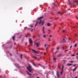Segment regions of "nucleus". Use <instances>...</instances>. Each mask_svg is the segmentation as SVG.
Masks as SVG:
<instances>
[{"mask_svg": "<svg viewBox=\"0 0 78 78\" xmlns=\"http://www.w3.org/2000/svg\"><path fill=\"white\" fill-rule=\"evenodd\" d=\"M44 22L43 20H41L40 22H37V24L35 25V26H36L37 24H41L42 25L44 24Z\"/></svg>", "mask_w": 78, "mask_h": 78, "instance_id": "obj_1", "label": "nucleus"}, {"mask_svg": "<svg viewBox=\"0 0 78 78\" xmlns=\"http://www.w3.org/2000/svg\"><path fill=\"white\" fill-rule=\"evenodd\" d=\"M27 69L30 72H31L32 70L31 69V66H30V65H29L28 67H27Z\"/></svg>", "mask_w": 78, "mask_h": 78, "instance_id": "obj_2", "label": "nucleus"}, {"mask_svg": "<svg viewBox=\"0 0 78 78\" xmlns=\"http://www.w3.org/2000/svg\"><path fill=\"white\" fill-rule=\"evenodd\" d=\"M77 67H78L76 66L73 70V72H74V71L76 70V69H77Z\"/></svg>", "mask_w": 78, "mask_h": 78, "instance_id": "obj_3", "label": "nucleus"}, {"mask_svg": "<svg viewBox=\"0 0 78 78\" xmlns=\"http://www.w3.org/2000/svg\"><path fill=\"white\" fill-rule=\"evenodd\" d=\"M37 47H38L39 45V42H38L36 43Z\"/></svg>", "mask_w": 78, "mask_h": 78, "instance_id": "obj_4", "label": "nucleus"}, {"mask_svg": "<svg viewBox=\"0 0 78 78\" xmlns=\"http://www.w3.org/2000/svg\"><path fill=\"white\" fill-rule=\"evenodd\" d=\"M32 51H34V53H37V52L36 51H35L33 49H32Z\"/></svg>", "mask_w": 78, "mask_h": 78, "instance_id": "obj_5", "label": "nucleus"}, {"mask_svg": "<svg viewBox=\"0 0 78 78\" xmlns=\"http://www.w3.org/2000/svg\"><path fill=\"white\" fill-rule=\"evenodd\" d=\"M29 42H30V44H32V40H31V39H30L29 40Z\"/></svg>", "mask_w": 78, "mask_h": 78, "instance_id": "obj_6", "label": "nucleus"}, {"mask_svg": "<svg viewBox=\"0 0 78 78\" xmlns=\"http://www.w3.org/2000/svg\"><path fill=\"white\" fill-rule=\"evenodd\" d=\"M43 18V17H40L39 18H38V20H41V19H42Z\"/></svg>", "mask_w": 78, "mask_h": 78, "instance_id": "obj_7", "label": "nucleus"}, {"mask_svg": "<svg viewBox=\"0 0 78 78\" xmlns=\"http://www.w3.org/2000/svg\"><path fill=\"white\" fill-rule=\"evenodd\" d=\"M12 39H13L14 41H15V36H14L12 37Z\"/></svg>", "mask_w": 78, "mask_h": 78, "instance_id": "obj_8", "label": "nucleus"}, {"mask_svg": "<svg viewBox=\"0 0 78 78\" xmlns=\"http://www.w3.org/2000/svg\"><path fill=\"white\" fill-rule=\"evenodd\" d=\"M57 76L58 77V78H59V73H57Z\"/></svg>", "mask_w": 78, "mask_h": 78, "instance_id": "obj_9", "label": "nucleus"}, {"mask_svg": "<svg viewBox=\"0 0 78 78\" xmlns=\"http://www.w3.org/2000/svg\"><path fill=\"white\" fill-rule=\"evenodd\" d=\"M72 64H68L67 65V66H72Z\"/></svg>", "mask_w": 78, "mask_h": 78, "instance_id": "obj_10", "label": "nucleus"}, {"mask_svg": "<svg viewBox=\"0 0 78 78\" xmlns=\"http://www.w3.org/2000/svg\"><path fill=\"white\" fill-rule=\"evenodd\" d=\"M48 26H50L51 25V24L49 23H48L47 24Z\"/></svg>", "mask_w": 78, "mask_h": 78, "instance_id": "obj_11", "label": "nucleus"}, {"mask_svg": "<svg viewBox=\"0 0 78 78\" xmlns=\"http://www.w3.org/2000/svg\"><path fill=\"white\" fill-rule=\"evenodd\" d=\"M44 27H43V33H45V32H44Z\"/></svg>", "mask_w": 78, "mask_h": 78, "instance_id": "obj_12", "label": "nucleus"}, {"mask_svg": "<svg viewBox=\"0 0 78 78\" xmlns=\"http://www.w3.org/2000/svg\"><path fill=\"white\" fill-rule=\"evenodd\" d=\"M16 67H19V64H17L16 65Z\"/></svg>", "mask_w": 78, "mask_h": 78, "instance_id": "obj_13", "label": "nucleus"}, {"mask_svg": "<svg viewBox=\"0 0 78 78\" xmlns=\"http://www.w3.org/2000/svg\"><path fill=\"white\" fill-rule=\"evenodd\" d=\"M66 31L65 30H62L63 33H66Z\"/></svg>", "mask_w": 78, "mask_h": 78, "instance_id": "obj_14", "label": "nucleus"}, {"mask_svg": "<svg viewBox=\"0 0 78 78\" xmlns=\"http://www.w3.org/2000/svg\"><path fill=\"white\" fill-rule=\"evenodd\" d=\"M20 55H21V59H22V54H20Z\"/></svg>", "mask_w": 78, "mask_h": 78, "instance_id": "obj_15", "label": "nucleus"}, {"mask_svg": "<svg viewBox=\"0 0 78 78\" xmlns=\"http://www.w3.org/2000/svg\"><path fill=\"white\" fill-rule=\"evenodd\" d=\"M64 66H62V70H64V69H64Z\"/></svg>", "mask_w": 78, "mask_h": 78, "instance_id": "obj_16", "label": "nucleus"}, {"mask_svg": "<svg viewBox=\"0 0 78 78\" xmlns=\"http://www.w3.org/2000/svg\"><path fill=\"white\" fill-rule=\"evenodd\" d=\"M76 46H77V44H75V45H74V47H76Z\"/></svg>", "mask_w": 78, "mask_h": 78, "instance_id": "obj_17", "label": "nucleus"}, {"mask_svg": "<svg viewBox=\"0 0 78 78\" xmlns=\"http://www.w3.org/2000/svg\"><path fill=\"white\" fill-rule=\"evenodd\" d=\"M27 73H28L29 75H31V74H30V73H29L27 71Z\"/></svg>", "mask_w": 78, "mask_h": 78, "instance_id": "obj_18", "label": "nucleus"}, {"mask_svg": "<svg viewBox=\"0 0 78 78\" xmlns=\"http://www.w3.org/2000/svg\"><path fill=\"white\" fill-rule=\"evenodd\" d=\"M67 51H69V50H66L65 51V52H67Z\"/></svg>", "mask_w": 78, "mask_h": 78, "instance_id": "obj_19", "label": "nucleus"}, {"mask_svg": "<svg viewBox=\"0 0 78 78\" xmlns=\"http://www.w3.org/2000/svg\"><path fill=\"white\" fill-rule=\"evenodd\" d=\"M71 56H75V55H71Z\"/></svg>", "mask_w": 78, "mask_h": 78, "instance_id": "obj_20", "label": "nucleus"}, {"mask_svg": "<svg viewBox=\"0 0 78 78\" xmlns=\"http://www.w3.org/2000/svg\"><path fill=\"white\" fill-rule=\"evenodd\" d=\"M53 59H54V60H55V61H56V58H53Z\"/></svg>", "mask_w": 78, "mask_h": 78, "instance_id": "obj_21", "label": "nucleus"}, {"mask_svg": "<svg viewBox=\"0 0 78 78\" xmlns=\"http://www.w3.org/2000/svg\"><path fill=\"white\" fill-rule=\"evenodd\" d=\"M59 48L58 47V48H57V50H59Z\"/></svg>", "mask_w": 78, "mask_h": 78, "instance_id": "obj_22", "label": "nucleus"}, {"mask_svg": "<svg viewBox=\"0 0 78 78\" xmlns=\"http://www.w3.org/2000/svg\"><path fill=\"white\" fill-rule=\"evenodd\" d=\"M44 37H46V35H44Z\"/></svg>", "mask_w": 78, "mask_h": 78, "instance_id": "obj_23", "label": "nucleus"}, {"mask_svg": "<svg viewBox=\"0 0 78 78\" xmlns=\"http://www.w3.org/2000/svg\"><path fill=\"white\" fill-rule=\"evenodd\" d=\"M70 37H69V39H68V41H70Z\"/></svg>", "mask_w": 78, "mask_h": 78, "instance_id": "obj_24", "label": "nucleus"}, {"mask_svg": "<svg viewBox=\"0 0 78 78\" xmlns=\"http://www.w3.org/2000/svg\"><path fill=\"white\" fill-rule=\"evenodd\" d=\"M62 73H63V72L62 71V72H61V74H62Z\"/></svg>", "mask_w": 78, "mask_h": 78, "instance_id": "obj_25", "label": "nucleus"}, {"mask_svg": "<svg viewBox=\"0 0 78 78\" xmlns=\"http://www.w3.org/2000/svg\"><path fill=\"white\" fill-rule=\"evenodd\" d=\"M58 68H59V69H60V67L59 66H58Z\"/></svg>", "mask_w": 78, "mask_h": 78, "instance_id": "obj_26", "label": "nucleus"}, {"mask_svg": "<svg viewBox=\"0 0 78 78\" xmlns=\"http://www.w3.org/2000/svg\"><path fill=\"white\" fill-rule=\"evenodd\" d=\"M75 66H76V64H75V65H73L74 67H75Z\"/></svg>", "mask_w": 78, "mask_h": 78, "instance_id": "obj_27", "label": "nucleus"}, {"mask_svg": "<svg viewBox=\"0 0 78 78\" xmlns=\"http://www.w3.org/2000/svg\"><path fill=\"white\" fill-rule=\"evenodd\" d=\"M75 2H76L77 3H78V1H75Z\"/></svg>", "mask_w": 78, "mask_h": 78, "instance_id": "obj_28", "label": "nucleus"}, {"mask_svg": "<svg viewBox=\"0 0 78 78\" xmlns=\"http://www.w3.org/2000/svg\"><path fill=\"white\" fill-rule=\"evenodd\" d=\"M30 27H33V26L32 25H30Z\"/></svg>", "mask_w": 78, "mask_h": 78, "instance_id": "obj_29", "label": "nucleus"}, {"mask_svg": "<svg viewBox=\"0 0 78 78\" xmlns=\"http://www.w3.org/2000/svg\"><path fill=\"white\" fill-rule=\"evenodd\" d=\"M50 37H52L51 35H50Z\"/></svg>", "mask_w": 78, "mask_h": 78, "instance_id": "obj_30", "label": "nucleus"}, {"mask_svg": "<svg viewBox=\"0 0 78 78\" xmlns=\"http://www.w3.org/2000/svg\"><path fill=\"white\" fill-rule=\"evenodd\" d=\"M71 63H73V61H71Z\"/></svg>", "mask_w": 78, "mask_h": 78, "instance_id": "obj_31", "label": "nucleus"}, {"mask_svg": "<svg viewBox=\"0 0 78 78\" xmlns=\"http://www.w3.org/2000/svg\"><path fill=\"white\" fill-rule=\"evenodd\" d=\"M44 55H45V54H46V53H45V52H44Z\"/></svg>", "mask_w": 78, "mask_h": 78, "instance_id": "obj_32", "label": "nucleus"}, {"mask_svg": "<svg viewBox=\"0 0 78 78\" xmlns=\"http://www.w3.org/2000/svg\"><path fill=\"white\" fill-rule=\"evenodd\" d=\"M46 46H47V45L45 44V45L44 47H46Z\"/></svg>", "mask_w": 78, "mask_h": 78, "instance_id": "obj_33", "label": "nucleus"}, {"mask_svg": "<svg viewBox=\"0 0 78 78\" xmlns=\"http://www.w3.org/2000/svg\"><path fill=\"white\" fill-rule=\"evenodd\" d=\"M33 65H34V66H36V65L34 64H33Z\"/></svg>", "mask_w": 78, "mask_h": 78, "instance_id": "obj_34", "label": "nucleus"}, {"mask_svg": "<svg viewBox=\"0 0 78 78\" xmlns=\"http://www.w3.org/2000/svg\"><path fill=\"white\" fill-rule=\"evenodd\" d=\"M64 39H63V42H64Z\"/></svg>", "mask_w": 78, "mask_h": 78, "instance_id": "obj_35", "label": "nucleus"}, {"mask_svg": "<svg viewBox=\"0 0 78 78\" xmlns=\"http://www.w3.org/2000/svg\"><path fill=\"white\" fill-rule=\"evenodd\" d=\"M10 55H11V56H12V54H10Z\"/></svg>", "mask_w": 78, "mask_h": 78, "instance_id": "obj_36", "label": "nucleus"}, {"mask_svg": "<svg viewBox=\"0 0 78 78\" xmlns=\"http://www.w3.org/2000/svg\"><path fill=\"white\" fill-rule=\"evenodd\" d=\"M73 28H75V26H74V27H73Z\"/></svg>", "mask_w": 78, "mask_h": 78, "instance_id": "obj_37", "label": "nucleus"}, {"mask_svg": "<svg viewBox=\"0 0 78 78\" xmlns=\"http://www.w3.org/2000/svg\"><path fill=\"white\" fill-rule=\"evenodd\" d=\"M70 48H72V46H71L70 47Z\"/></svg>", "mask_w": 78, "mask_h": 78, "instance_id": "obj_38", "label": "nucleus"}, {"mask_svg": "<svg viewBox=\"0 0 78 78\" xmlns=\"http://www.w3.org/2000/svg\"><path fill=\"white\" fill-rule=\"evenodd\" d=\"M34 58H35V59H37V58H36V57H35Z\"/></svg>", "mask_w": 78, "mask_h": 78, "instance_id": "obj_39", "label": "nucleus"}, {"mask_svg": "<svg viewBox=\"0 0 78 78\" xmlns=\"http://www.w3.org/2000/svg\"><path fill=\"white\" fill-rule=\"evenodd\" d=\"M76 55H78V53H77L76 54Z\"/></svg>", "mask_w": 78, "mask_h": 78, "instance_id": "obj_40", "label": "nucleus"}, {"mask_svg": "<svg viewBox=\"0 0 78 78\" xmlns=\"http://www.w3.org/2000/svg\"><path fill=\"white\" fill-rule=\"evenodd\" d=\"M75 36H76V34H75Z\"/></svg>", "mask_w": 78, "mask_h": 78, "instance_id": "obj_41", "label": "nucleus"}, {"mask_svg": "<svg viewBox=\"0 0 78 78\" xmlns=\"http://www.w3.org/2000/svg\"><path fill=\"white\" fill-rule=\"evenodd\" d=\"M75 78H77V76H76Z\"/></svg>", "mask_w": 78, "mask_h": 78, "instance_id": "obj_42", "label": "nucleus"}, {"mask_svg": "<svg viewBox=\"0 0 78 78\" xmlns=\"http://www.w3.org/2000/svg\"><path fill=\"white\" fill-rule=\"evenodd\" d=\"M37 78H39V77H37Z\"/></svg>", "mask_w": 78, "mask_h": 78, "instance_id": "obj_43", "label": "nucleus"}, {"mask_svg": "<svg viewBox=\"0 0 78 78\" xmlns=\"http://www.w3.org/2000/svg\"><path fill=\"white\" fill-rule=\"evenodd\" d=\"M57 53V51L55 52V53Z\"/></svg>", "mask_w": 78, "mask_h": 78, "instance_id": "obj_44", "label": "nucleus"}, {"mask_svg": "<svg viewBox=\"0 0 78 78\" xmlns=\"http://www.w3.org/2000/svg\"><path fill=\"white\" fill-rule=\"evenodd\" d=\"M54 5H55V3H54Z\"/></svg>", "mask_w": 78, "mask_h": 78, "instance_id": "obj_45", "label": "nucleus"}, {"mask_svg": "<svg viewBox=\"0 0 78 78\" xmlns=\"http://www.w3.org/2000/svg\"><path fill=\"white\" fill-rule=\"evenodd\" d=\"M63 49H64V48H63Z\"/></svg>", "mask_w": 78, "mask_h": 78, "instance_id": "obj_46", "label": "nucleus"}, {"mask_svg": "<svg viewBox=\"0 0 78 78\" xmlns=\"http://www.w3.org/2000/svg\"><path fill=\"white\" fill-rule=\"evenodd\" d=\"M70 49L71 50V49Z\"/></svg>", "mask_w": 78, "mask_h": 78, "instance_id": "obj_47", "label": "nucleus"}]
</instances>
